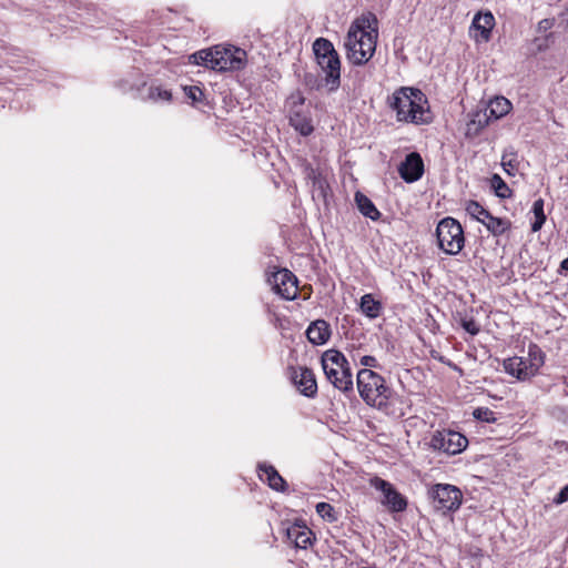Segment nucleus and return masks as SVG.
I'll use <instances>...</instances> for the list:
<instances>
[{
	"instance_id": "f257e3e1",
	"label": "nucleus",
	"mask_w": 568,
	"mask_h": 568,
	"mask_svg": "<svg viewBox=\"0 0 568 568\" xmlns=\"http://www.w3.org/2000/svg\"><path fill=\"white\" fill-rule=\"evenodd\" d=\"M389 103L398 121L416 124L429 121L428 111L423 105L426 103L425 97L418 89L403 87L393 93Z\"/></svg>"
},
{
	"instance_id": "f03ea898",
	"label": "nucleus",
	"mask_w": 568,
	"mask_h": 568,
	"mask_svg": "<svg viewBox=\"0 0 568 568\" xmlns=\"http://www.w3.org/2000/svg\"><path fill=\"white\" fill-rule=\"evenodd\" d=\"M322 368L326 379L338 390L348 393L353 390V377L349 363L345 355L337 349H327L321 357Z\"/></svg>"
},
{
	"instance_id": "7ed1b4c3",
	"label": "nucleus",
	"mask_w": 568,
	"mask_h": 568,
	"mask_svg": "<svg viewBox=\"0 0 568 568\" xmlns=\"http://www.w3.org/2000/svg\"><path fill=\"white\" fill-rule=\"evenodd\" d=\"M357 388L363 400L373 407L384 409L392 396V389L377 373L362 368L357 373Z\"/></svg>"
},
{
	"instance_id": "20e7f679",
	"label": "nucleus",
	"mask_w": 568,
	"mask_h": 568,
	"mask_svg": "<svg viewBox=\"0 0 568 568\" xmlns=\"http://www.w3.org/2000/svg\"><path fill=\"white\" fill-rule=\"evenodd\" d=\"M376 43L377 39L372 36L347 32L344 41L347 60L356 65L367 63L375 53Z\"/></svg>"
},
{
	"instance_id": "39448f33",
	"label": "nucleus",
	"mask_w": 568,
	"mask_h": 568,
	"mask_svg": "<svg viewBox=\"0 0 568 568\" xmlns=\"http://www.w3.org/2000/svg\"><path fill=\"white\" fill-rule=\"evenodd\" d=\"M436 235L439 247L447 254L455 255L464 247L463 227L453 217H445L438 223Z\"/></svg>"
},
{
	"instance_id": "423d86ee",
	"label": "nucleus",
	"mask_w": 568,
	"mask_h": 568,
	"mask_svg": "<svg viewBox=\"0 0 568 568\" xmlns=\"http://www.w3.org/2000/svg\"><path fill=\"white\" fill-rule=\"evenodd\" d=\"M428 497L432 499L436 510L443 514L455 511L462 505L463 494L459 488L449 484H436L428 490Z\"/></svg>"
},
{
	"instance_id": "0eeeda50",
	"label": "nucleus",
	"mask_w": 568,
	"mask_h": 568,
	"mask_svg": "<svg viewBox=\"0 0 568 568\" xmlns=\"http://www.w3.org/2000/svg\"><path fill=\"white\" fill-rule=\"evenodd\" d=\"M286 106L291 125L302 135H310L314 128L303 94L300 91L293 92L286 101Z\"/></svg>"
},
{
	"instance_id": "6e6552de",
	"label": "nucleus",
	"mask_w": 568,
	"mask_h": 568,
	"mask_svg": "<svg viewBox=\"0 0 568 568\" xmlns=\"http://www.w3.org/2000/svg\"><path fill=\"white\" fill-rule=\"evenodd\" d=\"M213 70H241L246 62V52L233 45L214 47Z\"/></svg>"
},
{
	"instance_id": "1a4fd4ad",
	"label": "nucleus",
	"mask_w": 568,
	"mask_h": 568,
	"mask_svg": "<svg viewBox=\"0 0 568 568\" xmlns=\"http://www.w3.org/2000/svg\"><path fill=\"white\" fill-rule=\"evenodd\" d=\"M467 438L460 433L454 430L436 432L430 439V446L434 449L444 452L448 455L462 453L467 447Z\"/></svg>"
},
{
	"instance_id": "9d476101",
	"label": "nucleus",
	"mask_w": 568,
	"mask_h": 568,
	"mask_svg": "<svg viewBox=\"0 0 568 568\" xmlns=\"http://www.w3.org/2000/svg\"><path fill=\"white\" fill-rule=\"evenodd\" d=\"M267 283L276 294L285 300L292 301L297 296V278L286 268L272 273L267 278Z\"/></svg>"
},
{
	"instance_id": "9b49d317",
	"label": "nucleus",
	"mask_w": 568,
	"mask_h": 568,
	"mask_svg": "<svg viewBox=\"0 0 568 568\" xmlns=\"http://www.w3.org/2000/svg\"><path fill=\"white\" fill-rule=\"evenodd\" d=\"M321 70L325 73V84L328 91H335L341 83V61L338 54H331L316 59Z\"/></svg>"
},
{
	"instance_id": "f8f14e48",
	"label": "nucleus",
	"mask_w": 568,
	"mask_h": 568,
	"mask_svg": "<svg viewBox=\"0 0 568 568\" xmlns=\"http://www.w3.org/2000/svg\"><path fill=\"white\" fill-rule=\"evenodd\" d=\"M511 109V103L504 97H497L491 100L483 114L477 113L476 118L471 120L469 125L478 123L479 128L488 123L489 118L495 120L506 115Z\"/></svg>"
},
{
	"instance_id": "ddd939ff",
	"label": "nucleus",
	"mask_w": 568,
	"mask_h": 568,
	"mask_svg": "<svg viewBox=\"0 0 568 568\" xmlns=\"http://www.w3.org/2000/svg\"><path fill=\"white\" fill-rule=\"evenodd\" d=\"M373 484L376 489H379L383 493V504L386 505L392 511L405 510L407 506L406 499L394 489L392 484L382 478H375Z\"/></svg>"
},
{
	"instance_id": "4468645a",
	"label": "nucleus",
	"mask_w": 568,
	"mask_h": 568,
	"mask_svg": "<svg viewBox=\"0 0 568 568\" xmlns=\"http://www.w3.org/2000/svg\"><path fill=\"white\" fill-rule=\"evenodd\" d=\"M400 178L408 182H415L419 180L424 173V163L422 156L416 153H409L399 165Z\"/></svg>"
},
{
	"instance_id": "2eb2a0df",
	"label": "nucleus",
	"mask_w": 568,
	"mask_h": 568,
	"mask_svg": "<svg viewBox=\"0 0 568 568\" xmlns=\"http://www.w3.org/2000/svg\"><path fill=\"white\" fill-rule=\"evenodd\" d=\"M495 26V18L491 12H478L471 22L475 30L474 39L476 42H488L491 37V30Z\"/></svg>"
},
{
	"instance_id": "dca6fc26",
	"label": "nucleus",
	"mask_w": 568,
	"mask_h": 568,
	"mask_svg": "<svg viewBox=\"0 0 568 568\" xmlns=\"http://www.w3.org/2000/svg\"><path fill=\"white\" fill-rule=\"evenodd\" d=\"M504 369L511 376L525 381L534 376V368H530L528 362L523 357H510L504 361Z\"/></svg>"
},
{
	"instance_id": "f3484780",
	"label": "nucleus",
	"mask_w": 568,
	"mask_h": 568,
	"mask_svg": "<svg viewBox=\"0 0 568 568\" xmlns=\"http://www.w3.org/2000/svg\"><path fill=\"white\" fill-rule=\"evenodd\" d=\"M348 32L365 33L378 38V21L375 14L368 12L357 18L349 27Z\"/></svg>"
},
{
	"instance_id": "a211bd4d",
	"label": "nucleus",
	"mask_w": 568,
	"mask_h": 568,
	"mask_svg": "<svg viewBox=\"0 0 568 568\" xmlns=\"http://www.w3.org/2000/svg\"><path fill=\"white\" fill-rule=\"evenodd\" d=\"M306 336L313 345H323L331 337L329 324L324 320H316L312 322L306 329Z\"/></svg>"
},
{
	"instance_id": "6ab92c4d",
	"label": "nucleus",
	"mask_w": 568,
	"mask_h": 568,
	"mask_svg": "<svg viewBox=\"0 0 568 568\" xmlns=\"http://www.w3.org/2000/svg\"><path fill=\"white\" fill-rule=\"evenodd\" d=\"M295 384L297 385L300 392L306 397H314L317 393V383L315 379V375L312 369L304 367L301 368L300 375H296Z\"/></svg>"
},
{
	"instance_id": "aec40b11",
	"label": "nucleus",
	"mask_w": 568,
	"mask_h": 568,
	"mask_svg": "<svg viewBox=\"0 0 568 568\" xmlns=\"http://www.w3.org/2000/svg\"><path fill=\"white\" fill-rule=\"evenodd\" d=\"M260 470L262 474L260 475L263 479L265 477L268 486L278 491H283L285 489L286 483L283 477L277 473V470L271 465H260Z\"/></svg>"
},
{
	"instance_id": "412c9836",
	"label": "nucleus",
	"mask_w": 568,
	"mask_h": 568,
	"mask_svg": "<svg viewBox=\"0 0 568 568\" xmlns=\"http://www.w3.org/2000/svg\"><path fill=\"white\" fill-rule=\"evenodd\" d=\"M355 202L357 204L358 210L361 213L373 221H376L379 219L381 213L374 205V203L363 193L357 192L355 194Z\"/></svg>"
},
{
	"instance_id": "4be33fe9",
	"label": "nucleus",
	"mask_w": 568,
	"mask_h": 568,
	"mask_svg": "<svg viewBox=\"0 0 568 568\" xmlns=\"http://www.w3.org/2000/svg\"><path fill=\"white\" fill-rule=\"evenodd\" d=\"M361 311L369 318H376L382 312V303L376 301L372 294H365L361 298Z\"/></svg>"
},
{
	"instance_id": "5701e85b",
	"label": "nucleus",
	"mask_w": 568,
	"mask_h": 568,
	"mask_svg": "<svg viewBox=\"0 0 568 568\" xmlns=\"http://www.w3.org/2000/svg\"><path fill=\"white\" fill-rule=\"evenodd\" d=\"M311 531L300 526H293L287 529L288 539L295 542L298 548H306L311 542Z\"/></svg>"
},
{
	"instance_id": "b1692460",
	"label": "nucleus",
	"mask_w": 568,
	"mask_h": 568,
	"mask_svg": "<svg viewBox=\"0 0 568 568\" xmlns=\"http://www.w3.org/2000/svg\"><path fill=\"white\" fill-rule=\"evenodd\" d=\"M484 225L495 236L505 233L511 225L510 221L500 219L489 214V217L485 221Z\"/></svg>"
},
{
	"instance_id": "393cba45",
	"label": "nucleus",
	"mask_w": 568,
	"mask_h": 568,
	"mask_svg": "<svg viewBox=\"0 0 568 568\" xmlns=\"http://www.w3.org/2000/svg\"><path fill=\"white\" fill-rule=\"evenodd\" d=\"M465 210L467 214H469L473 219L483 224L485 223L487 217H489L490 214L489 211H487L478 202L471 200L465 203Z\"/></svg>"
},
{
	"instance_id": "a878e982",
	"label": "nucleus",
	"mask_w": 568,
	"mask_h": 568,
	"mask_svg": "<svg viewBox=\"0 0 568 568\" xmlns=\"http://www.w3.org/2000/svg\"><path fill=\"white\" fill-rule=\"evenodd\" d=\"M313 51H314L316 59L323 58V57H328L331 54H338L336 52V50L334 49L333 43L325 38H318L314 41Z\"/></svg>"
},
{
	"instance_id": "bb28decb",
	"label": "nucleus",
	"mask_w": 568,
	"mask_h": 568,
	"mask_svg": "<svg viewBox=\"0 0 568 568\" xmlns=\"http://www.w3.org/2000/svg\"><path fill=\"white\" fill-rule=\"evenodd\" d=\"M213 54L214 48L209 50H200L192 55H190V61L194 64L205 65L207 68L213 69Z\"/></svg>"
},
{
	"instance_id": "cd10ccee",
	"label": "nucleus",
	"mask_w": 568,
	"mask_h": 568,
	"mask_svg": "<svg viewBox=\"0 0 568 568\" xmlns=\"http://www.w3.org/2000/svg\"><path fill=\"white\" fill-rule=\"evenodd\" d=\"M532 212L535 214V221L531 224V231L537 232L542 227L546 221V215L544 213V201L541 199L534 202Z\"/></svg>"
},
{
	"instance_id": "c85d7f7f",
	"label": "nucleus",
	"mask_w": 568,
	"mask_h": 568,
	"mask_svg": "<svg viewBox=\"0 0 568 568\" xmlns=\"http://www.w3.org/2000/svg\"><path fill=\"white\" fill-rule=\"evenodd\" d=\"M529 358L526 359L530 368H534V374L537 373L539 367L544 364V353L537 345H530L528 351Z\"/></svg>"
},
{
	"instance_id": "c756f323",
	"label": "nucleus",
	"mask_w": 568,
	"mask_h": 568,
	"mask_svg": "<svg viewBox=\"0 0 568 568\" xmlns=\"http://www.w3.org/2000/svg\"><path fill=\"white\" fill-rule=\"evenodd\" d=\"M490 183L498 197L506 199L511 195V190L498 174L493 175Z\"/></svg>"
},
{
	"instance_id": "7c9ffc66",
	"label": "nucleus",
	"mask_w": 568,
	"mask_h": 568,
	"mask_svg": "<svg viewBox=\"0 0 568 568\" xmlns=\"http://www.w3.org/2000/svg\"><path fill=\"white\" fill-rule=\"evenodd\" d=\"M316 513L328 523H334L337 520L336 513L333 506L328 503H318L316 505Z\"/></svg>"
},
{
	"instance_id": "2f4dec72",
	"label": "nucleus",
	"mask_w": 568,
	"mask_h": 568,
	"mask_svg": "<svg viewBox=\"0 0 568 568\" xmlns=\"http://www.w3.org/2000/svg\"><path fill=\"white\" fill-rule=\"evenodd\" d=\"M171 92L160 87H150L148 98L152 101H170Z\"/></svg>"
},
{
	"instance_id": "473e14b6",
	"label": "nucleus",
	"mask_w": 568,
	"mask_h": 568,
	"mask_svg": "<svg viewBox=\"0 0 568 568\" xmlns=\"http://www.w3.org/2000/svg\"><path fill=\"white\" fill-rule=\"evenodd\" d=\"M473 416L481 422L494 423L496 420L494 412L487 407H478L474 410Z\"/></svg>"
},
{
	"instance_id": "72a5a7b5",
	"label": "nucleus",
	"mask_w": 568,
	"mask_h": 568,
	"mask_svg": "<svg viewBox=\"0 0 568 568\" xmlns=\"http://www.w3.org/2000/svg\"><path fill=\"white\" fill-rule=\"evenodd\" d=\"M462 327L470 335H477L480 331L479 324L474 318L464 317L460 320Z\"/></svg>"
},
{
	"instance_id": "f704fd0d",
	"label": "nucleus",
	"mask_w": 568,
	"mask_h": 568,
	"mask_svg": "<svg viewBox=\"0 0 568 568\" xmlns=\"http://www.w3.org/2000/svg\"><path fill=\"white\" fill-rule=\"evenodd\" d=\"M184 92L193 102H201L204 97L203 91L196 85L185 87Z\"/></svg>"
},
{
	"instance_id": "c9c22d12",
	"label": "nucleus",
	"mask_w": 568,
	"mask_h": 568,
	"mask_svg": "<svg viewBox=\"0 0 568 568\" xmlns=\"http://www.w3.org/2000/svg\"><path fill=\"white\" fill-rule=\"evenodd\" d=\"M513 156H515V154L510 153L504 154L501 158V165L508 174H511V171L516 170V159H513Z\"/></svg>"
},
{
	"instance_id": "e433bc0d",
	"label": "nucleus",
	"mask_w": 568,
	"mask_h": 568,
	"mask_svg": "<svg viewBox=\"0 0 568 568\" xmlns=\"http://www.w3.org/2000/svg\"><path fill=\"white\" fill-rule=\"evenodd\" d=\"M568 501V485L565 486L554 498L556 505H560Z\"/></svg>"
},
{
	"instance_id": "4c0bfd02",
	"label": "nucleus",
	"mask_w": 568,
	"mask_h": 568,
	"mask_svg": "<svg viewBox=\"0 0 568 568\" xmlns=\"http://www.w3.org/2000/svg\"><path fill=\"white\" fill-rule=\"evenodd\" d=\"M304 82L311 89H318L320 88V83H318L316 77L314 74H312V73H306L305 74Z\"/></svg>"
},
{
	"instance_id": "58836bf2",
	"label": "nucleus",
	"mask_w": 568,
	"mask_h": 568,
	"mask_svg": "<svg viewBox=\"0 0 568 568\" xmlns=\"http://www.w3.org/2000/svg\"><path fill=\"white\" fill-rule=\"evenodd\" d=\"M376 358L373 357V356H369V355H366V356H363L361 358V365H363L365 368L366 367H376Z\"/></svg>"
},
{
	"instance_id": "ea45409f",
	"label": "nucleus",
	"mask_w": 568,
	"mask_h": 568,
	"mask_svg": "<svg viewBox=\"0 0 568 568\" xmlns=\"http://www.w3.org/2000/svg\"><path fill=\"white\" fill-rule=\"evenodd\" d=\"M552 24H554L552 20L544 19V20L539 21L538 29H539V31H547L552 27Z\"/></svg>"
},
{
	"instance_id": "a19ab883",
	"label": "nucleus",
	"mask_w": 568,
	"mask_h": 568,
	"mask_svg": "<svg viewBox=\"0 0 568 568\" xmlns=\"http://www.w3.org/2000/svg\"><path fill=\"white\" fill-rule=\"evenodd\" d=\"M561 267L568 271V257L561 262Z\"/></svg>"
},
{
	"instance_id": "79ce46f5",
	"label": "nucleus",
	"mask_w": 568,
	"mask_h": 568,
	"mask_svg": "<svg viewBox=\"0 0 568 568\" xmlns=\"http://www.w3.org/2000/svg\"><path fill=\"white\" fill-rule=\"evenodd\" d=\"M316 183H318V184H320V187H321V189L323 187V186H322V182H321V180H317V178H316V176H314V184H316Z\"/></svg>"
},
{
	"instance_id": "37998d69",
	"label": "nucleus",
	"mask_w": 568,
	"mask_h": 568,
	"mask_svg": "<svg viewBox=\"0 0 568 568\" xmlns=\"http://www.w3.org/2000/svg\"><path fill=\"white\" fill-rule=\"evenodd\" d=\"M359 568H377L375 565H367V566H362Z\"/></svg>"
},
{
	"instance_id": "c03bdc74",
	"label": "nucleus",
	"mask_w": 568,
	"mask_h": 568,
	"mask_svg": "<svg viewBox=\"0 0 568 568\" xmlns=\"http://www.w3.org/2000/svg\"><path fill=\"white\" fill-rule=\"evenodd\" d=\"M567 387H568V385H567ZM566 394H568V390H566Z\"/></svg>"
}]
</instances>
